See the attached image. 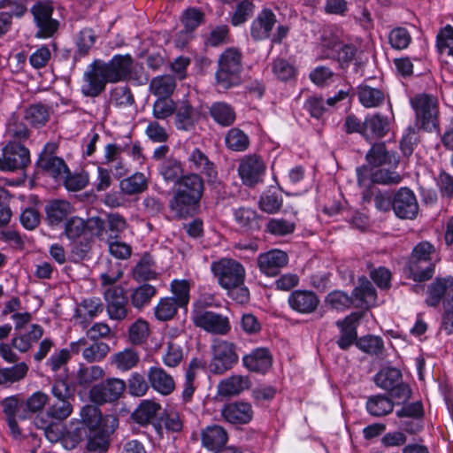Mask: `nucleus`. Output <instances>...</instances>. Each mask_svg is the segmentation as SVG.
<instances>
[{"label": "nucleus", "instance_id": "obj_1", "mask_svg": "<svg viewBox=\"0 0 453 453\" xmlns=\"http://www.w3.org/2000/svg\"><path fill=\"white\" fill-rule=\"evenodd\" d=\"M176 185L169 208L177 218H186L198 207L204 191V181L198 173H188Z\"/></svg>", "mask_w": 453, "mask_h": 453}, {"label": "nucleus", "instance_id": "obj_2", "mask_svg": "<svg viewBox=\"0 0 453 453\" xmlns=\"http://www.w3.org/2000/svg\"><path fill=\"white\" fill-rule=\"evenodd\" d=\"M436 250L427 241L414 246L408 260L405 272L414 281L423 282L433 278L439 258L435 257Z\"/></svg>", "mask_w": 453, "mask_h": 453}, {"label": "nucleus", "instance_id": "obj_3", "mask_svg": "<svg viewBox=\"0 0 453 453\" xmlns=\"http://www.w3.org/2000/svg\"><path fill=\"white\" fill-rule=\"evenodd\" d=\"M242 58L241 51L235 48H228L221 53L215 73L217 85L220 88L226 90L242 84Z\"/></svg>", "mask_w": 453, "mask_h": 453}, {"label": "nucleus", "instance_id": "obj_4", "mask_svg": "<svg viewBox=\"0 0 453 453\" xmlns=\"http://www.w3.org/2000/svg\"><path fill=\"white\" fill-rule=\"evenodd\" d=\"M51 394L55 400L49 404L47 416L58 421L66 419L73 411L74 388L66 380L57 379L51 387Z\"/></svg>", "mask_w": 453, "mask_h": 453}, {"label": "nucleus", "instance_id": "obj_5", "mask_svg": "<svg viewBox=\"0 0 453 453\" xmlns=\"http://www.w3.org/2000/svg\"><path fill=\"white\" fill-rule=\"evenodd\" d=\"M411 105L416 112L417 125L427 131L439 129V106L435 96L421 94L411 100Z\"/></svg>", "mask_w": 453, "mask_h": 453}, {"label": "nucleus", "instance_id": "obj_6", "mask_svg": "<svg viewBox=\"0 0 453 453\" xmlns=\"http://www.w3.org/2000/svg\"><path fill=\"white\" fill-rule=\"evenodd\" d=\"M211 271L217 277L219 284L225 289L230 290L243 285L245 270L237 261L222 258L211 264Z\"/></svg>", "mask_w": 453, "mask_h": 453}, {"label": "nucleus", "instance_id": "obj_7", "mask_svg": "<svg viewBox=\"0 0 453 453\" xmlns=\"http://www.w3.org/2000/svg\"><path fill=\"white\" fill-rule=\"evenodd\" d=\"M54 6L50 1H38L32 8L35 23L38 28L36 36L39 38L52 37L59 28V21L52 18Z\"/></svg>", "mask_w": 453, "mask_h": 453}, {"label": "nucleus", "instance_id": "obj_8", "mask_svg": "<svg viewBox=\"0 0 453 453\" xmlns=\"http://www.w3.org/2000/svg\"><path fill=\"white\" fill-rule=\"evenodd\" d=\"M203 303L200 301L197 307L192 312L194 324L206 332L224 335L230 331L228 318L213 311L202 309Z\"/></svg>", "mask_w": 453, "mask_h": 453}, {"label": "nucleus", "instance_id": "obj_9", "mask_svg": "<svg viewBox=\"0 0 453 453\" xmlns=\"http://www.w3.org/2000/svg\"><path fill=\"white\" fill-rule=\"evenodd\" d=\"M213 357L210 363V371L221 374L237 364L239 357L235 351V345L227 341H218L212 346Z\"/></svg>", "mask_w": 453, "mask_h": 453}, {"label": "nucleus", "instance_id": "obj_10", "mask_svg": "<svg viewBox=\"0 0 453 453\" xmlns=\"http://www.w3.org/2000/svg\"><path fill=\"white\" fill-rule=\"evenodd\" d=\"M30 163L29 150L19 142H10L0 155V170L14 172L24 169Z\"/></svg>", "mask_w": 453, "mask_h": 453}, {"label": "nucleus", "instance_id": "obj_11", "mask_svg": "<svg viewBox=\"0 0 453 453\" xmlns=\"http://www.w3.org/2000/svg\"><path fill=\"white\" fill-rule=\"evenodd\" d=\"M104 299L105 301L108 317L112 320H123L128 317V298L121 286L104 288Z\"/></svg>", "mask_w": 453, "mask_h": 453}, {"label": "nucleus", "instance_id": "obj_12", "mask_svg": "<svg viewBox=\"0 0 453 453\" xmlns=\"http://www.w3.org/2000/svg\"><path fill=\"white\" fill-rule=\"evenodd\" d=\"M83 81L81 92L86 96L96 97L105 89L110 81L106 77L102 60L96 59L88 66L83 74Z\"/></svg>", "mask_w": 453, "mask_h": 453}, {"label": "nucleus", "instance_id": "obj_13", "mask_svg": "<svg viewBox=\"0 0 453 453\" xmlns=\"http://www.w3.org/2000/svg\"><path fill=\"white\" fill-rule=\"evenodd\" d=\"M187 160L193 173L204 176L209 186L218 188L221 185L215 164L199 148H194Z\"/></svg>", "mask_w": 453, "mask_h": 453}, {"label": "nucleus", "instance_id": "obj_14", "mask_svg": "<svg viewBox=\"0 0 453 453\" xmlns=\"http://www.w3.org/2000/svg\"><path fill=\"white\" fill-rule=\"evenodd\" d=\"M127 384L123 380L110 378L93 386L89 390V398L91 402L97 404L112 403L117 401L124 390Z\"/></svg>", "mask_w": 453, "mask_h": 453}, {"label": "nucleus", "instance_id": "obj_15", "mask_svg": "<svg viewBox=\"0 0 453 453\" xmlns=\"http://www.w3.org/2000/svg\"><path fill=\"white\" fill-rule=\"evenodd\" d=\"M56 150L55 143H47L39 155L37 165L47 175L56 180H61L65 177V173H68V167L61 157L54 155Z\"/></svg>", "mask_w": 453, "mask_h": 453}, {"label": "nucleus", "instance_id": "obj_16", "mask_svg": "<svg viewBox=\"0 0 453 453\" xmlns=\"http://www.w3.org/2000/svg\"><path fill=\"white\" fill-rule=\"evenodd\" d=\"M265 165L263 160L256 155L242 157L238 166V173L246 186L252 187L263 180Z\"/></svg>", "mask_w": 453, "mask_h": 453}, {"label": "nucleus", "instance_id": "obj_17", "mask_svg": "<svg viewBox=\"0 0 453 453\" xmlns=\"http://www.w3.org/2000/svg\"><path fill=\"white\" fill-rule=\"evenodd\" d=\"M393 211L400 219H414L418 211V204L413 191L401 188L393 196Z\"/></svg>", "mask_w": 453, "mask_h": 453}, {"label": "nucleus", "instance_id": "obj_18", "mask_svg": "<svg viewBox=\"0 0 453 453\" xmlns=\"http://www.w3.org/2000/svg\"><path fill=\"white\" fill-rule=\"evenodd\" d=\"M221 417L232 425H246L254 416L251 404L247 402L236 401L225 404L220 411Z\"/></svg>", "mask_w": 453, "mask_h": 453}, {"label": "nucleus", "instance_id": "obj_19", "mask_svg": "<svg viewBox=\"0 0 453 453\" xmlns=\"http://www.w3.org/2000/svg\"><path fill=\"white\" fill-rule=\"evenodd\" d=\"M110 82H118L131 77L133 58L129 54L115 55L108 63L103 61Z\"/></svg>", "mask_w": 453, "mask_h": 453}, {"label": "nucleus", "instance_id": "obj_20", "mask_svg": "<svg viewBox=\"0 0 453 453\" xmlns=\"http://www.w3.org/2000/svg\"><path fill=\"white\" fill-rule=\"evenodd\" d=\"M362 316L363 312H353L343 320H338L336 322V326L341 333L336 343L341 349L346 350L352 344H356V341L358 340L357 327Z\"/></svg>", "mask_w": 453, "mask_h": 453}, {"label": "nucleus", "instance_id": "obj_21", "mask_svg": "<svg viewBox=\"0 0 453 453\" xmlns=\"http://www.w3.org/2000/svg\"><path fill=\"white\" fill-rule=\"evenodd\" d=\"M257 265L261 273L267 276H276L287 265L288 256L280 250H272L257 257Z\"/></svg>", "mask_w": 453, "mask_h": 453}, {"label": "nucleus", "instance_id": "obj_22", "mask_svg": "<svg viewBox=\"0 0 453 453\" xmlns=\"http://www.w3.org/2000/svg\"><path fill=\"white\" fill-rule=\"evenodd\" d=\"M147 378L152 389L162 395H169L175 389L173 376L161 366H150L147 372Z\"/></svg>", "mask_w": 453, "mask_h": 453}, {"label": "nucleus", "instance_id": "obj_23", "mask_svg": "<svg viewBox=\"0 0 453 453\" xmlns=\"http://www.w3.org/2000/svg\"><path fill=\"white\" fill-rule=\"evenodd\" d=\"M288 303L295 311L302 314H311L317 310L319 299L313 291L299 289L291 292Z\"/></svg>", "mask_w": 453, "mask_h": 453}, {"label": "nucleus", "instance_id": "obj_24", "mask_svg": "<svg viewBox=\"0 0 453 453\" xmlns=\"http://www.w3.org/2000/svg\"><path fill=\"white\" fill-rule=\"evenodd\" d=\"M277 22L272 10L265 8L256 17L250 25V36L254 41H263L269 38L271 31Z\"/></svg>", "mask_w": 453, "mask_h": 453}, {"label": "nucleus", "instance_id": "obj_25", "mask_svg": "<svg viewBox=\"0 0 453 453\" xmlns=\"http://www.w3.org/2000/svg\"><path fill=\"white\" fill-rule=\"evenodd\" d=\"M357 175L359 186L365 185L369 175L372 182L383 185L398 184L402 180L398 173L384 167L369 173L367 166H361L357 168Z\"/></svg>", "mask_w": 453, "mask_h": 453}, {"label": "nucleus", "instance_id": "obj_26", "mask_svg": "<svg viewBox=\"0 0 453 453\" xmlns=\"http://www.w3.org/2000/svg\"><path fill=\"white\" fill-rule=\"evenodd\" d=\"M243 365L250 371L265 373L273 365V356L266 348H257L242 357Z\"/></svg>", "mask_w": 453, "mask_h": 453}, {"label": "nucleus", "instance_id": "obj_27", "mask_svg": "<svg viewBox=\"0 0 453 453\" xmlns=\"http://www.w3.org/2000/svg\"><path fill=\"white\" fill-rule=\"evenodd\" d=\"M228 441L226 430L219 425L207 426L201 431V443L209 451H219Z\"/></svg>", "mask_w": 453, "mask_h": 453}, {"label": "nucleus", "instance_id": "obj_28", "mask_svg": "<svg viewBox=\"0 0 453 453\" xmlns=\"http://www.w3.org/2000/svg\"><path fill=\"white\" fill-rule=\"evenodd\" d=\"M389 130V122L387 117L379 113L368 115L365 119V130L363 136L365 140L372 142L382 138Z\"/></svg>", "mask_w": 453, "mask_h": 453}, {"label": "nucleus", "instance_id": "obj_29", "mask_svg": "<svg viewBox=\"0 0 453 453\" xmlns=\"http://www.w3.org/2000/svg\"><path fill=\"white\" fill-rule=\"evenodd\" d=\"M366 160L373 166L388 165L395 167L398 165V157L395 153L387 151L384 143H375L366 154Z\"/></svg>", "mask_w": 453, "mask_h": 453}, {"label": "nucleus", "instance_id": "obj_30", "mask_svg": "<svg viewBox=\"0 0 453 453\" xmlns=\"http://www.w3.org/2000/svg\"><path fill=\"white\" fill-rule=\"evenodd\" d=\"M436 48L440 57L453 65V27L447 25L437 34Z\"/></svg>", "mask_w": 453, "mask_h": 453}, {"label": "nucleus", "instance_id": "obj_31", "mask_svg": "<svg viewBox=\"0 0 453 453\" xmlns=\"http://www.w3.org/2000/svg\"><path fill=\"white\" fill-rule=\"evenodd\" d=\"M89 431L84 426V423L79 419H72L65 426L63 434V443L67 449L75 448L80 442L88 437Z\"/></svg>", "mask_w": 453, "mask_h": 453}, {"label": "nucleus", "instance_id": "obj_32", "mask_svg": "<svg viewBox=\"0 0 453 453\" xmlns=\"http://www.w3.org/2000/svg\"><path fill=\"white\" fill-rule=\"evenodd\" d=\"M326 47L330 50V57L338 60L341 65H349L355 58L357 48L353 44H346L333 38L329 40Z\"/></svg>", "mask_w": 453, "mask_h": 453}, {"label": "nucleus", "instance_id": "obj_33", "mask_svg": "<svg viewBox=\"0 0 453 453\" xmlns=\"http://www.w3.org/2000/svg\"><path fill=\"white\" fill-rule=\"evenodd\" d=\"M158 171L165 181L174 183L175 185L185 175L182 163L173 157L163 160L158 167Z\"/></svg>", "mask_w": 453, "mask_h": 453}, {"label": "nucleus", "instance_id": "obj_34", "mask_svg": "<svg viewBox=\"0 0 453 453\" xmlns=\"http://www.w3.org/2000/svg\"><path fill=\"white\" fill-rule=\"evenodd\" d=\"M133 279L138 282L157 279L155 262L148 253H145L132 270Z\"/></svg>", "mask_w": 453, "mask_h": 453}, {"label": "nucleus", "instance_id": "obj_35", "mask_svg": "<svg viewBox=\"0 0 453 453\" xmlns=\"http://www.w3.org/2000/svg\"><path fill=\"white\" fill-rule=\"evenodd\" d=\"M175 112V127L179 130H191L199 118V113L188 103H183Z\"/></svg>", "mask_w": 453, "mask_h": 453}, {"label": "nucleus", "instance_id": "obj_36", "mask_svg": "<svg viewBox=\"0 0 453 453\" xmlns=\"http://www.w3.org/2000/svg\"><path fill=\"white\" fill-rule=\"evenodd\" d=\"M175 88V77L170 74L154 77L150 82V91L157 97L170 98Z\"/></svg>", "mask_w": 453, "mask_h": 453}, {"label": "nucleus", "instance_id": "obj_37", "mask_svg": "<svg viewBox=\"0 0 453 453\" xmlns=\"http://www.w3.org/2000/svg\"><path fill=\"white\" fill-rule=\"evenodd\" d=\"M355 306L368 309L376 301V291L372 284L365 280L352 292Z\"/></svg>", "mask_w": 453, "mask_h": 453}, {"label": "nucleus", "instance_id": "obj_38", "mask_svg": "<svg viewBox=\"0 0 453 453\" xmlns=\"http://www.w3.org/2000/svg\"><path fill=\"white\" fill-rule=\"evenodd\" d=\"M103 311L104 305L98 297L87 298L79 304L74 317L80 319V323H84L87 319H92Z\"/></svg>", "mask_w": 453, "mask_h": 453}, {"label": "nucleus", "instance_id": "obj_39", "mask_svg": "<svg viewBox=\"0 0 453 453\" xmlns=\"http://www.w3.org/2000/svg\"><path fill=\"white\" fill-rule=\"evenodd\" d=\"M161 409V405L152 400H142L133 413V418L140 425L150 423Z\"/></svg>", "mask_w": 453, "mask_h": 453}, {"label": "nucleus", "instance_id": "obj_40", "mask_svg": "<svg viewBox=\"0 0 453 453\" xmlns=\"http://www.w3.org/2000/svg\"><path fill=\"white\" fill-rule=\"evenodd\" d=\"M121 192L127 196L142 193L148 188V179L142 173H135L119 182Z\"/></svg>", "mask_w": 453, "mask_h": 453}, {"label": "nucleus", "instance_id": "obj_41", "mask_svg": "<svg viewBox=\"0 0 453 453\" xmlns=\"http://www.w3.org/2000/svg\"><path fill=\"white\" fill-rule=\"evenodd\" d=\"M87 449L93 453H105L110 446V436L107 429L89 431L87 437Z\"/></svg>", "mask_w": 453, "mask_h": 453}, {"label": "nucleus", "instance_id": "obj_42", "mask_svg": "<svg viewBox=\"0 0 453 453\" xmlns=\"http://www.w3.org/2000/svg\"><path fill=\"white\" fill-rule=\"evenodd\" d=\"M140 357L137 351L127 348L111 357V364L118 369L127 372L137 365Z\"/></svg>", "mask_w": 453, "mask_h": 453}, {"label": "nucleus", "instance_id": "obj_43", "mask_svg": "<svg viewBox=\"0 0 453 453\" xmlns=\"http://www.w3.org/2000/svg\"><path fill=\"white\" fill-rule=\"evenodd\" d=\"M28 365L20 362L9 368H0V388H7L27 375Z\"/></svg>", "mask_w": 453, "mask_h": 453}, {"label": "nucleus", "instance_id": "obj_44", "mask_svg": "<svg viewBox=\"0 0 453 453\" xmlns=\"http://www.w3.org/2000/svg\"><path fill=\"white\" fill-rule=\"evenodd\" d=\"M45 211L49 223L58 225L71 212V205L66 201L55 200L46 205Z\"/></svg>", "mask_w": 453, "mask_h": 453}, {"label": "nucleus", "instance_id": "obj_45", "mask_svg": "<svg viewBox=\"0 0 453 453\" xmlns=\"http://www.w3.org/2000/svg\"><path fill=\"white\" fill-rule=\"evenodd\" d=\"M210 114L217 123L224 127L231 126L235 120V112L233 107L224 102L212 104Z\"/></svg>", "mask_w": 453, "mask_h": 453}, {"label": "nucleus", "instance_id": "obj_46", "mask_svg": "<svg viewBox=\"0 0 453 453\" xmlns=\"http://www.w3.org/2000/svg\"><path fill=\"white\" fill-rule=\"evenodd\" d=\"M248 388L249 380L247 377L234 375L219 383V392L221 395L230 396L238 395Z\"/></svg>", "mask_w": 453, "mask_h": 453}, {"label": "nucleus", "instance_id": "obj_47", "mask_svg": "<svg viewBox=\"0 0 453 453\" xmlns=\"http://www.w3.org/2000/svg\"><path fill=\"white\" fill-rule=\"evenodd\" d=\"M393 402L387 396L377 395L370 396L366 402L367 411L374 417H381L392 412Z\"/></svg>", "mask_w": 453, "mask_h": 453}, {"label": "nucleus", "instance_id": "obj_48", "mask_svg": "<svg viewBox=\"0 0 453 453\" xmlns=\"http://www.w3.org/2000/svg\"><path fill=\"white\" fill-rule=\"evenodd\" d=\"M358 99L361 104L366 108L378 107L385 99L383 91L367 85L358 88Z\"/></svg>", "mask_w": 453, "mask_h": 453}, {"label": "nucleus", "instance_id": "obj_49", "mask_svg": "<svg viewBox=\"0 0 453 453\" xmlns=\"http://www.w3.org/2000/svg\"><path fill=\"white\" fill-rule=\"evenodd\" d=\"M50 118V110L46 105L38 103L31 104L25 111V119L34 127L44 126Z\"/></svg>", "mask_w": 453, "mask_h": 453}, {"label": "nucleus", "instance_id": "obj_50", "mask_svg": "<svg viewBox=\"0 0 453 453\" xmlns=\"http://www.w3.org/2000/svg\"><path fill=\"white\" fill-rule=\"evenodd\" d=\"M157 294V289L150 284H142L132 290L130 299L134 308L142 309L148 305L152 297Z\"/></svg>", "mask_w": 453, "mask_h": 453}, {"label": "nucleus", "instance_id": "obj_51", "mask_svg": "<svg viewBox=\"0 0 453 453\" xmlns=\"http://www.w3.org/2000/svg\"><path fill=\"white\" fill-rule=\"evenodd\" d=\"M225 142L234 151H244L250 146L249 136L241 129L234 127L226 133Z\"/></svg>", "mask_w": 453, "mask_h": 453}, {"label": "nucleus", "instance_id": "obj_52", "mask_svg": "<svg viewBox=\"0 0 453 453\" xmlns=\"http://www.w3.org/2000/svg\"><path fill=\"white\" fill-rule=\"evenodd\" d=\"M20 402L15 396L6 397L2 401L3 411L6 416L7 424L14 436L20 435V431L15 420V413Z\"/></svg>", "mask_w": 453, "mask_h": 453}, {"label": "nucleus", "instance_id": "obj_53", "mask_svg": "<svg viewBox=\"0 0 453 453\" xmlns=\"http://www.w3.org/2000/svg\"><path fill=\"white\" fill-rule=\"evenodd\" d=\"M104 376V369L99 365L81 366L77 371V383L81 387L89 386L91 383L101 380Z\"/></svg>", "mask_w": 453, "mask_h": 453}, {"label": "nucleus", "instance_id": "obj_54", "mask_svg": "<svg viewBox=\"0 0 453 453\" xmlns=\"http://www.w3.org/2000/svg\"><path fill=\"white\" fill-rule=\"evenodd\" d=\"M180 307V305L175 302L173 297L161 298L154 308L155 317L160 321L170 320L174 317Z\"/></svg>", "mask_w": 453, "mask_h": 453}, {"label": "nucleus", "instance_id": "obj_55", "mask_svg": "<svg viewBox=\"0 0 453 453\" xmlns=\"http://www.w3.org/2000/svg\"><path fill=\"white\" fill-rule=\"evenodd\" d=\"M402 380L401 372L393 367H388L380 371L375 376L376 384L386 390L392 388Z\"/></svg>", "mask_w": 453, "mask_h": 453}, {"label": "nucleus", "instance_id": "obj_56", "mask_svg": "<svg viewBox=\"0 0 453 453\" xmlns=\"http://www.w3.org/2000/svg\"><path fill=\"white\" fill-rule=\"evenodd\" d=\"M110 350V346L107 343L94 341L92 344L83 349L82 357L88 363H96L102 361Z\"/></svg>", "mask_w": 453, "mask_h": 453}, {"label": "nucleus", "instance_id": "obj_57", "mask_svg": "<svg viewBox=\"0 0 453 453\" xmlns=\"http://www.w3.org/2000/svg\"><path fill=\"white\" fill-rule=\"evenodd\" d=\"M81 419L79 422L84 423V426L88 431L98 429L102 421V413L100 410L94 405H85L81 410Z\"/></svg>", "mask_w": 453, "mask_h": 453}, {"label": "nucleus", "instance_id": "obj_58", "mask_svg": "<svg viewBox=\"0 0 453 453\" xmlns=\"http://www.w3.org/2000/svg\"><path fill=\"white\" fill-rule=\"evenodd\" d=\"M184 357L183 349L180 344L174 341H169L162 356L163 363L168 367H176L182 361Z\"/></svg>", "mask_w": 453, "mask_h": 453}, {"label": "nucleus", "instance_id": "obj_59", "mask_svg": "<svg viewBox=\"0 0 453 453\" xmlns=\"http://www.w3.org/2000/svg\"><path fill=\"white\" fill-rule=\"evenodd\" d=\"M96 42V36L91 28H83L76 38L77 50L74 58L86 56Z\"/></svg>", "mask_w": 453, "mask_h": 453}, {"label": "nucleus", "instance_id": "obj_60", "mask_svg": "<svg viewBox=\"0 0 453 453\" xmlns=\"http://www.w3.org/2000/svg\"><path fill=\"white\" fill-rule=\"evenodd\" d=\"M127 227V220L119 213L107 215L106 240L118 239Z\"/></svg>", "mask_w": 453, "mask_h": 453}, {"label": "nucleus", "instance_id": "obj_61", "mask_svg": "<svg viewBox=\"0 0 453 453\" xmlns=\"http://www.w3.org/2000/svg\"><path fill=\"white\" fill-rule=\"evenodd\" d=\"M411 42L409 31L403 27L393 28L388 34V42L395 50H404Z\"/></svg>", "mask_w": 453, "mask_h": 453}, {"label": "nucleus", "instance_id": "obj_62", "mask_svg": "<svg viewBox=\"0 0 453 453\" xmlns=\"http://www.w3.org/2000/svg\"><path fill=\"white\" fill-rule=\"evenodd\" d=\"M356 346L365 353L378 355L381 353L384 343L379 336L365 335L356 341Z\"/></svg>", "mask_w": 453, "mask_h": 453}, {"label": "nucleus", "instance_id": "obj_63", "mask_svg": "<svg viewBox=\"0 0 453 453\" xmlns=\"http://www.w3.org/2000/svg\"><path fill=\"white\" fill-rule=\"evenodd\" d=\"M448 288V280L445 279H435L429 286L426 303L429 306H436L445 295Z\"/></svg>", "mask_w": 453, "mask_h": 453}, {"label": "nucleus", "instance_id": "obj_64", "mask_svg": "<svg viewBox=\"0 0 453 453\" xmlns=\"http://www.w3.org/2000/svg\"><path fill=\"white\" fill-rule=\"evenodd\" d=\"M176 110L175 103L171 98L157 97L153 104L152 114L157 119H165Z\"/></svg>", "mask_w": 453, "mask_h": 453}]
</instances>
